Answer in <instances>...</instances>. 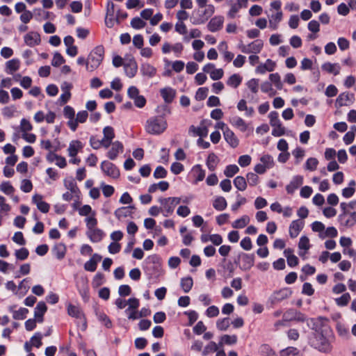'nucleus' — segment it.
Returning a JSON list of instances; mask_svg holds the SVG:
<instances>
[{"mask_svg":"<svg viewBox=\"0 0 356 356\" xmlns=\"http://www.w3.org/2000/svg\"><path fill=\"white\" fill-rule=\"evenodd\" d=\"M67 314L69 316L81 320L83 323V330L86 328V320L81 309L76 306L70 304L67 306Z\"/></svg>","mask_w":356,"mask_h":356,"instance_id":"14","label":"nucleus"},{"mask_svg":"<svg viewBox=\"0 0 356 356\" xmlns=\"http://www.w3.org/2000/svg\"><path fill=\"white\" fill-rule=\"evenodd\" d=\"M29 254V250L25 248H22L21 249L17 250L15 252V255L16 258L19 260H25L28 258Z\"/></svg>","mask_w":356,"mask_h":356,"instance_id":"60","label":"nucleus"},{"mask_svg":"<svg viewBox=\"0 0 356 356\" xmlns=\"http://www.w3.org/2000/svg\"><path fill=\"white\" fill-rule=\"evenodd\" d=\"M323 70L333 74L334 75H338L340 73L341 67L338 63H332L326 62L321 66Z\"/></svg>","mask_w":356,"mask_h":356,"instance_id":"29","label":"nucleus"},{"mask_svg":"<svg viewBox=\"0 0 356 356\" xmlns=\"http://www.w3.org/2000/svg\"><path fill=\"white\" fill-rule=\"evenodd\" d=\"M6 72L10 74H13L19 68V61L17 59H12L8 60L6 64Z\"/></svg>","mask_w":356,"mask_h":356,"instance_id":"36","label":"nucleus"},{"mask_svg":"<svg viewBox=\"0 0 356 356\" xmlns=\"http://www.w3.org/2000/svg\"><path fill=\"white\" fill-rule=\"evenodd\" d=\"M198 11V17L194 19L193 24H202L205 23L215 12V7L211 4H209L208 6Z\"/></svg>","mask_w":356,"mask_h":356,"instance_id":"8","label":"nucleus"},{"mask_svg":"<svg viewBox=\"0 0 356 356\" xmlns=\"http://www.w3.org/2000/svg\"><path fill=\"white\" fill-rule=\"evenodd\" d=\"M97 316L99 321H101L106 327H111L112 325L110 318L103 312H97Z\"/></svg>","mask_w":356,"mask_h":356,"instance_id":"64","label":"nucleus"},{"mask_svg":"<svg viewBox=\"0 0 356 356\" xmlns=\"http://www.w3.org/2000/svg\"><path fill=\"white\" fill-rule=\"evenodd\" d=\"M146 23L140 17H134L131 21V26L135 29H140L145 27Z\"/></svg>","mask_w":356,"mask_h":356,"instance_id":"59","label":"nucleus"},{"mask_svg":"<svg viewBox=\"0 0 356 356\" xmlns=\"http://www.w3.org/2000/svg\"><path fill=\"white\" fill-rule=\"evenodd\" d=\"M34 12L35 13L36 17L38 19H54L55 15L49 11H44L41 8H35L34 9Z\"/></svg>","mask_w":356,"mask_h":356,"instance_id":"42","label":"nucleus"},{"mask_svg":"<svg viewBox=\"0 0 356 356\" xmlns=\"http://www.w3.org/2000/svg\"><path fill=\"white\" fill-rule=\"evenodd\" d=\"M242 82V77L238 74H234L227 81V84L234 88H236Z\"/></svg>","mask_w":356,"mask_h":356,"instance_id":"38","label":"nucleus"},{"mask_svg":"<svg viewBox=\"0 0 356 356\" xmlns=\"http://www.w3.org/2000/svg\"><path fill=\"white\" fill-rule=\"evenodd\" d=\"M141 72L144 76L148 77L154 76L156 73V69L149 63H144L141 65Z\"/></svg>","mask_w":356,"mask_h":356,"instance_id":"35","label":"nucleus"},{"mask_svg":"<svg viewBox=\"0 0 356 356\" xmlns=\"http://www.w3.org/2000/svg\"><path fill=\"white\" fill-rule=\"evenodd\" d=\"M350 100L349 95L347 92L340 94L336 99L335 106L337 108L347 105L348 102Z\"/></svg>","mask_w":356,"mask_h":356,"instance_id":"45","label":"nucleus"},{"mask_svg":"<svg viewBox=\"0 0 356 356\" xmlns=\"http://www.w3.org/2000/svg\"><path fill=\"white\" fill-rule=\"evenodd\" d=\"M83 147L82 143L79 140H72L67 148L68 155L70 157H74L76 156L78 152L81 150Z\"/></svg>","mask_w":356,"mask_h":356,"instance_id":"21","label":"nucleus"},{"mask_svg":"<svg viewBox=\"0 0 356 356\" xmlns=\"http://www.w3.org/2000/svg\"><path fill=\"white\" fill-rule=\"evenodd\" d=\"M234 186L241 191H244L247 188V181L242 176H237L234 179Z\"/></svg>","mask_w":356,"mask_h":356,"instance_id":"41","label":"nucleus"},{"mask_svg":"<svg viewBox=\"0 0 356 356\" xmlns=\"http://www.w3.org/2000/svg\"><path fill=\"white\" fill-rule=\"evenodd\" d=\"M241 259V268L243 270H250L254 263V255L243 253L240 255Z\"/></svg>","mask_w":356,"mask_h":356,"instance_id":"19","label":"nucleus"},{"mask_svg":"<svg viewBox=\"0 0 356 356\" xmlns=\"http://www.w3.org/2000/svg\"><path fill=\"white\" fill-rule=\"evenodd\" d=\"M239 168L236 165H229L226 167L224 174L227 177H232L234 175L238 173Z\"/></svg>","mask_w":356,"mask_h":356,"instance_id":"55","label":"nucleus"},{"mask_svg":"<svg viewBox=\"0 0 356 356\" xmlns=\"http://www.w3.org/2000/svg\"><path fill=\"white\" fill-rule=\"evenodd\" d=\"M104 56V48L103 46H97L88 56L87 71L93 72L101 65Z\"/></svg>","mask_w":356,"mask_h":356,"instance_id":"3","label":"nucleus"},{"mask_svg":"<svg viewBox=\"0 0 356 356\" xmlns=\"http://www.w3.org/2000/svg\"><path fill=\"white\" fill-rule=\"evenodd\" d=\"M304 222L300 220H296L291 222L289 226V235L291 238H296L298 236L300 231L303 229Z\"/></svg>","mask_w":356,"mask_h":356,"instance_id":"18","label":"nucleus"},{"mask_svg":"<svg viewBox=\"0 0 356 356\" xmlns=\"http://www.w3.org/2000/svg\"><path fill=\"white\" fill-rule=\"evenodd\" d=\"M0 191L8 195H11L15 192L14 187L9 181H3L0 184Z\"/></svg>","mask_w":356,"mask_h":356,"instance_id":"46","label":"nucleus"},{"mask_svg":"<svg viewBox=\"0 0 356 356\" xmlns=\"http://www.w3.org/2000/svg\"><path fill=\"white\" fill-rule=\"evenodd\" d=\"M303 183V177L302 176H296L291 181L286 187L288 193L292 194L298 187Z\"/></svg>","mask_w":356,"mask_h":356,"instance_id":"28","label":"nucleus"},{"mask_svg":"<svg viewBox=\"0 0 356 356\" xmlns=\"http://www.w3.org/2000/svg\"><path fill=\"white\" fill-rule=\"evenodd\" d=\"M223 22V17L216 16L209 21V22L207 24V28L211 32L217 31L222 28Z\"/></svg>","mask_w":356,"mask_h":356,"instance_id":"20","label":"nucleus"},{"mask_svg":"<svg viewBox=\"0 0 356 356\" xmlns=\"http://www.w3.org/2000/svg\"><path fill=\"white\" fill-rule=\"evenodd\" d=\"M87 235L91 241L96 243L102 240L103 232L99 229H93L88 230Z\"/></svg>","mask_w":356,"mask_h":356,"instance_id":"34","label":"nucleus"},{"mask_svg":"<svg viewBox=\"0 0 356 356\" xmlns=\"http://www.w3.org/2000/svg\"><path fill=\"white\" fill-rule=\"evenodd\" d=\"M125 74L129 77H134L138 70V66L134 60H130L128 63L124 65Z\"/></svg>","mask_w":356,"mask_h":356,"instance_id":"31","label":"nucleus"},{"mask_svg":"<svg viewBox=\"0 0 356 356\" xmlns=\"http://www.w3.org/2000/svg\"><path fill=\"white\" fill-rule=\"evenodd\" d=\"M24 42L30 47L38 46L41 43L40 35L36 31H29L24 35Z\"/></svg>","mask_w":356,"mask_h":356,"instance_id":"13","label":"nucleus"},{"mask_svg":"<svg viewBox=\"0 0 356 356\" xmlns=\"http://www.w3.org/2000/svg\"><path fill=\"white\" fill-rule=\"evenodd\" d=\"M229 122L242 132H245L248 129V124L241 117L234 116L230 119Z\"/></svg>","mask_w":356,"mask_h":356,"instance_id":"26","label":"nucleus"},{"mask_svg":"<svg viewBox=\"0 0 356 356\" xmlns=\"http://www.w3.org/2000/svg\"><path fill=\"white\" fill-rule=\"evenodd\" d=\"M64 185H65V187L68 190V191H71L75 195H80V191L74 179H65Z\"/></svg>","mask_w":356,"mask_h":356,"instance_id":"33","label":"nucleus"},{"mask_svg":"<svg viewBox=\"0 0 356 356\" xmlns=\"http://www.w3.org/2000/svg\"><path fill=\"white\" fill-rule=\"evenodd\" d=\"M63 115L65 118L68 119L67 125L72 131H76V124L74 120L75 111L74 108L70 106H65L63 108Z\"/></svg>","mask_w":356,"mask_h":356,"instance_id":"15","label":"nucleus"},{"mask_svg":"<svg viewBox=\"0 0 356 356\" xmlns=\"http://www.w3.org/2000/svg\"><path fill=\"white\" fill-rule=\"evenodd\" d=\"M132 207H122L117 209L114 215L119 220H122L124 218L131 216L132 215Z\"/></svg>","mask_w":356,"mask_h":356,"instance_id":"22","label":"nucleus"},{"mask_svg":"<svg viewBox=\"0 0 356 356\" xmlns=\"http://www.w3.org/2000/svg\"><path fill=\"white\" fill-rule=\"evenodd\" d=\"M250 220L249 216L245 215L233 222L232 225L234 228L241 229L245 227L250 222Z\"/></svg>","mask_w":356,"mask_h":356,"instance_id":"40","label":"nucleus"},{"mask_svg":"<svg viewBox=\"0 0 356 356\" xmlns=\"http://www.w3.org/2000/svg\"><path fill=\"white\" fill-rule=\"evenodd\" d=\"M299 353L298 350L294 347H288L280 352V356H297Z\"/></svg>","mask_w":356,"mask_h":356,"instance_id":"56","label":"nucleus"},{"mask_svg":"<svg viewBox=\"0 0 356 356\" xmlns=\"http://www.w3.org/2000/svg\"><path fill=\"white\" fill-rule=\"evenodd\" d=\"M227 201L225 197H217L213 202V207L218 211H223L227 207Z\"/></svg>","mask_w":356,"mask_h":356,"instance_id":"39","label":"nucleus"},{"mask_svg":"<svg viewBox=\"0 0 356 356\" xmlns=\"http://www.w3.org/2000/svg\"><path fill=\"white\" fill-rule=\"evenodd\" d=\"M88 117V112L86 111H81L77 113L74 118L76 124V129H77L79 123H84Z\"/></svg>","mask_w":356,"mask_h":356,"instance_id":"48","label":"nucleus"},{"mask_svg":"<svg viewBox=\"0 0 356 356\" xmlns=\"http://www.w3.org/2000/svg\"><path fill=\"white\" fill-rule=\"evenodd\" d=\"M104 138H106L109 141L112 142V140L115 137L114 129L110 126L105 127L103 129Z\"/></svg>","mask_w":356,"mask_h":356,"instance_id":"61","label":"nucleus"},{"mask_svg":"<svg viewBox=\"0 0 356 356\" xmlns=\"http://www.w3.org/2000/svg\"><path fill=\"white\" fill-rule=\"evenodd\" d=\"M32 202L41 212L46 213L49 211L50 206L48 203L43 201L42 195L38 194L34 195L32 197Z\"/></svg>","mask_w":356,"mask_h":356,"instance_id":"17","label":"nucleus"},{"mask_svg":"<svg viewBox=\"0 0 356 356\" xmlns=\"http://www.w3.org/2000/svg\"><path fill=\"white\" fill-rule=\"evenodd\" d=\"M65 61V60L63 56L60 53L56 52L51 60V65L54 67H58L63 63H64Z\"/></svg>","mask_w":356,"mask_h":356,"instance_id":"62","label":"nucleus"},{"mask_svg":"<svg viewBox=\"0 0 356 356\" xmlns=\"http://www.w3.org/2000/svg\"><path fill=\"white\" fill-rule=\"evenodd\" d=\"M341 225L346 227H351L356 224V211L348 213L343 212L339 216Z\"/></svg>","mask_w":356,"mask_h":356,"instance_id":"12","label":"nucleus"},{"mask_svg":"<svg viewBox=\"0 0 356 356\" xmlns=\"http://www.w3.org/2000/svg\"><path fill=\"white\" fill-rule=\"evenodd\" d=\"M160 93L165 102L170 103L175 97L176 90L170 87H166L161 89Z\"/></svg>","mask_w":356,"mask_h":356,"instance_id":"27","label":"nucleus"},{"mask_svg":"<svg viewBox=\"0 0 356 356\" xmlns=\"http://www.w3.org/2000/svg\"><path fill=\"white\" fill-rule=\"evenodd\" d=\"M12 240L13 242L19 245H24L26 244V240L24 238L22 232H15L12 237Z\"/></svg>","mask_w":356,"mask_h":356,"instance_id":"63","label":"nucleus"},{"mask_svg":"<svg viewBox=\"0 0 356 356\" xmlns=\"http://www.w3.org/2000/svg\"><path fill=\"white\" fill-rule=\"evenodd\" d=\"M159 203L161 204V210L164 213L165 216H168L171 214L175 207L180 203L181 198L179 197H168L159 199Z\"/></svg>","mask_w":356,"mask_h":356,"instance_id":"5","label":"nucleus"},{"mask_svg":"<svg viewBox=\"0 0 356 356\" xmlns=\"http://www.w3.org/2000/svg\"><path fill=\"white\" fill-rule=\"evenodd\" d=\"M188 132L193 136H200V138L206 137L208 134V129L207 127H195L192 125L189 127Z\"/></svg>","mask_w":356,"mask_h":356,"instance_id":"30","label":"nucleus"},{"mask_svg":"<svg viewBox=\"0 0 356 356\" xmlns=\"http://www.w3.org/2000/svg\"><path fill=\"white\" fill-rule=\"evenodd\" d=\"M261 90L263 92L268 93L270 97H273L276 94V91L272 88L271 83L268 81L264 82L261 85Z\"/></svg>","mask_w":356,"mask_h":356,"instance_id":"53","label":"nucleus"},{"mask_svg":"<svg viewBox=\"0 0 356 356\" xmlns=\"http://www.w3.org/2000/svg\"><path fill=\"white\" fill-rule=\"evenodd\" d=\"M338 232L334 227H328L325 229L324 233L321 234V238L326 237L334 238L337 236Z\"/></svg>","mask_w":356,"mask_h":356,"instance_id":"52","label":"nucleus"},{"mask_svg":"<svg viewBox=\"0 0 356 356\" xmlns=\"http://www.w3.org/2000/svg\"><path fill=\"white\" fill-rule=\"evenodd\" d=\"M17 112L16 107L13 105L6 106L2 109V114L4 117L10 118L14 116Z\"/></svg>","mask_w":356,"mask_h":356,"instance_id":"58","label":"nucleus"},{"mask_svg":"<svg viewBox=\"0 0 356 356\" xmlns=\"http://www.w3.org/2000/svg\"><path fill=\"white\" fill-rule=\"evenodd\" d=\"M168 123L165 118L161 115L149 118L145 124V131L151 135H160L167 129Z\"/></svg>","mask_w":356,"mask_h":356,"instance_id":"2","label":"nucleus"},{"mask_svg":"<svg viewBox=\"0 0 356 356\" xmlns=\"http://www.w3.org/2000/svg\"><path fill=\"white\" fill-rule=\"evenodd\" d=\"M139 300L136 298H129L128 300V308L125 310V313L129 320H136L138 318V307Z\"/></svg>","mask_w":356,"mask_h":356,"instance_id":"9","label":"nucleus"},{"mask_svg":"<svg viewBox=\"0 0 356 356\" xmlns=\"http://www.w3.org/2000/svg\"><path fill=\"white\" fill-rule=\"evenodd\" d=\"M264 46V42L261 40L257 39L250 42L248 44H244L243 43L238 45V48L244 54H259Z\"/></svg>","mask_w":356,"mask_h":356,"instance_id":"7","label":"nucleus"},{"mask_svg":"<svg viewBox=\"0 0 356 356\" xmlns=\"http://www.w3.org/2000/svg\"><path fill=\"white\" fill-rule=\"evenodd\" d=\"M47 310V307L44 302H39L34 311V316L37 321L42 323L43 321V316Z\"/></svg>","mask_w":356,"mask_h":356,"instance_id":"24","label":"nucleus"},{"mask_svg":"<svg viewBox=\"0 0 356 356\" xmlns=\"http://www.w3.org/2000/svg\"><path fill=\"white\" fill-rule=\"evenodd\" d=\"M54 252L58 259H62L65 255V246L63 244H58L54 247Z\"/></svg>","mask_w":356,"mask_h":356,"instance_id":"49","label":"nucleus"},{"mask_svg":"<svg viewBox=\"0 0 356 356\" xmlns=\"http://www.w3.org/2000/svg\"><path fill=\"white\" fill-rule=\"evenodd\" d=\"M101 170L106 176L112 179H118L120 177L118 168L108 161H104L101 163Z\"/></svg>","mask_w":356,"mask_h":356,"instance_id":"11","label":"nucleus"},{"mask_svg":"<svg viewBox=\"0 0 356 356\" xmlns=\"http://www.w3.org/2000/svg\"><path fill=\"white\" fill-rule=\"evenodd\" d=\"M229 325L230 322L228 318H220L216 321V327L220 331L227 330Z\"/></svg>","mask_w":356,"mask_h":356,"instance_id":"50","label":"nucleus"},{"mask_svg":"<svg viewBox=\"0 0 356 356\" xmlns=\"http://www.w3.org/2000/svg\"><path fill=\"white\" fill-rule=\"evenodd\" d=\"M312 229L314 232H318L321 238V234L324 233L325 227L324 224L320 221H315L312 224Z\"/></svg>","mask_w":356,"mask_h":356,"instance_id":"54","label":"nucleus"},{"mask_svg":"<svg viewBox=\"0 0 356 356\" xmlns=\"http://www.w3.org/2000/svg\"><path fill=\"white\" fill-rule=\"evenodd\" d=\"M292 294V291L289 288H283L274 291L269 297L268 302L272 305H277L285 299L289 298Z\"/></svg>","mask_w":356,"mask_h":356,"instance_id":"6","label":"nucleus"},{"mask_svg":"<svg viewBox=\"0 0 356 356\" xmlns=\"http://www.w3.org/2000/svg\"><path fill=\"white\" fill-rule=\"evenodd\" d=\"M236 342H237L236 335L225 334L220 337V342L219 344L220 346H222L223 344L233 345V344H235Z\"/></svg>","mask_w":356,"mask_h":356,"instance_id":"43","label":"nucleus"},{"mask_svg":"<svg viewBox=\"0 0 356 356\" xmlns=\"http://www.w3.org/2000/svg\"><path fill=\"white\" fill-rule=\"evenodd\" d=\"M299 255L304 257L310 248L309 239L306 236L300 237L298 243Z\"/></svg>","mask_w":356,"mask_h":356,"instance_id":"25","label":"nucleus"},{"mask_svg":"<svg viewBox=\"0 0 356 356\" xmlns=\"http://www.w3.org/2000/svg\"><path fill=\"white\" fill-rule=\"evenodd\" d=\"M270 81L274 83L275 86L278 90H281L283 87L282 82L281 81V77L278 73H273L269 75Z\"/></svg>","mask_w":356,"mask_h":356,"instance_id":"47","label":"nucleus"},{"mask_svg":"<svg viewBox=\"0 0 356 356\" xmlns=\"http://www.w3.org/2000/svg\"><path fill=\"white\" fill-rule=\"evenodd\" d=\"M270 120V124L273 127L272 130V135L275 137H279L284 135L285 128L282 125V123L279 119L278 113L275 111H271L268 114Z\"/></svg>","mask_w":356,"mask_h":356,"instance_id":"4","label":"nucleus"},{"mask_svg":"<svg viewBox=\"0 0 356 356\" xmlns=\"http://www.w3.org/2000/svg\"><path fill=\"white\" fill-rule=\"evenodd\" d=\"M248 0H227L226 3L230 7L227 13L228 16L231 18L235 17L236 13L241 8H246L248 6Z\"/></svg>","mask_w":356,"mask_h":356,"instance_id":"10","label":"nucleus"},{"mask_svg":"<svg viewBox=\"0 0 356 356\" xmlns=\"http://www.w3.org/2000/svg\"><path fill=\"white\" fill-rule=\"evenodd\" d=\"M225 140L227 141L229 145L233 147H236L239 144V140L236 136L235 134L229 129H226L224 134Z\"/></svg>","mask_w":356,"mask_h":356,"instance_id":"23","label":"nucleus"},{"mask_svg":"<svg viewBox=\"0 0 356 356\" xmlns=\"http://www.w3.org/2000/svg\"><path fill=\"white\" fill-rule=\"evenodd\" d=\"M282 12L278 11L275 15H272L269 19V26L273 30L277 29L278 26V24L282 21Z\"/></svg>","mask_w":356,"mask_h":356,"instance_id":"32","label":"nucleus"},{"mask_svg":"<svg viewBox=\"0 0 356 356\" xmlns=\"http://www.w3.org/2000/svg\"><path fill=\"white\" fill-rule=\"evenodd\" d=\"M29 310L26 308H19L18 310L13 312V318L17 320H23L26 318Z\"/></svg>","mask_w":356,"mask_h":356,"instance_id":"57","label":"nucleus"},{"mask_svg":"<svg viewBox=\"0 0 356 356\" xmlns=\"http://www.w3.org/2000/svg\"><path fill=\"white\" fill-rule=\"evenodd\" d=\"M111 147L107 153V156L111 160H115L118 156L123 152V145L119 141L111 142Z\"/></svg>","mask_w":356,"mask_h":356,"instance_id":"16","label":"nucleus"},{"mask_svg":"<svg viewBox=\"0 0 356 356\" xmlns=\"http://www.w3.org/2000/svg\"><path fill=\"white\" fill-rule=\"evenodd\" d=\"M350 300V296L348 293H343L341 297L335 299V302L338 306H346Z\"/></svg>","mask_w":356,"mask_h":356,"instance_id":"51","label":"nucleus"},{"mask_svg":"<svg viewBox=\"0 0 356 356\" xmlns=\"http://www.w3.org/2000/svg\"><path fill=\"white\" fill-rule=\"evenodd\" d=\"M327 321L325 318L318 317L311 318L307 325L315 331L314 337L312 345L320 352L328 353L332 351L334 337L330 333V331L325 327L324 323Z\"/></svg>","mask_w":356,"mask_h":356,"instance_id":"1","label":"nucleus"},{"mask_svg":"<svg viewBox=\"0 0 356 356\" xmlns=\"http://www.w3.org/2000/svg\"><path fill=\"white\" fill-rule=\"evenodd\" d=\"M218 162L219 159L214 153L209 154L207 160V165L211 171H213L216 169Z\"/></svg>","mask_w":356,"mask_h":356,"instance_id":"37","label":"nucleus"},{"mask_svg":"<svg viewBox=\"0 0 356 356\" xmlns=\"http://www.w3.org/2000/svg\"><path fill=\"white\" fill-rule=\"evenodd\" d=\"M181 286L185 293H188L192 289L193 281L192 277H186L181 280Z\"/></svg>","mask_w":356,"mask_h":356,"instance_id":"44","label":"nucleus"}]
</instances>
